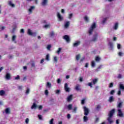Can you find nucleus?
<instances>
[{"mask_svg": "<svg viewBox=\"0 0 124 124\" xmlns=\"http://www.w3.org/2000/svg\"><path fill=\"white\" fill-rule=\"evenodd\" d=\"M117 78H118L119 79H121L123 78V77L122 76V75H118Z\"/></svg>", "mask_w": 124, "mask_h": 124, "instance_id": "nucleus-61", "label": "nucleus"}, {"mask_svg": "<svg viewBox=\"0 0 124 124\" xmlns=\"http://www.w3.org/2000/svg\"><path fill=\"white\" fill-rule=\"evenodd\" d=\"M114 113H115V109H113L109 112V114H108V119L109 124H112L113 123V120H112V117H113Z\"/></svg>", "mask_w": 124, "mask_h": 124, "instance_id": "nucleus-2", "label": "nucleus"}, {"mask_svg": "<svg viewBox=\"0 0 124 124\" xmlns=\"http://www.w3.org/2000/svg\"><path fill=\"white\" fill-rule=\"evenodd\" d=\"M118 55L120 56V57H122V56H123V52H119L118 53Z\"/></svg>", "mask_w": 124, "mask_h": 124, "instance_id": "nucleus-59", "label": "nucleus"}, {"mask_svg": "<svg viewBox=\"0 0 124 124\" xmlns=\"http://www.w3.org/2000/svg\"><path fill=\"white\" fill-rule=\"evenodd\" d=\"M98 38V34L97 33H96L93 34V37L91 40V41H93V42H96L97 41V39Z\"/></svg>", "mask_w": 124, "mask_h": 124, "instance_id": "nucleus-7", "label": "nucleus"}, {"mask_svg": "<svg viewBox=\"0 0 124 124\" xmlns=\"http://www.w3.org/2000/svg\"><path fill=\"white\" fill-rule=\"evenodd\" d=\"M119 25L120 23H119V22H115L112 27V30H113V31H117V30L119 29Z\"/></svg>", "mask_w": 124, "mask_h": 124, "instance_id": "nucleus-8", "label": "nucleus"}, {"mask_svg": "<svg viewBox=\"0 0 124 124\" xmlns=\"http://www.w3.org/2000/svg\"><path fill=\"white\" fill-rule=\"evenodd\" d=\"M95 60L96 62H98L100 61V60H101V58L99 56H96L95 58Z\"/></svg>", "mask_w": 124, "mask_h": 124, "instance_id": "nucleus-34", "label": "nucleus"}, {"mask_svg": "<svg viewBox=\"0 0 124 124\" xmlns=\"http://www.w3.org/2000/svg\"><path fill=\"white\" fill-rule=\"evenodd\" d=\"M88 120H89V117H88L87 115H85L83 117V122L84 123H87V122H88Z\"/></svg>", "mask_w": 124, "mask_h": 124, "instance_id": "nucleus-25", "label": "nucleus"}, {"mask_svg": "<svg viewBox=\"0 0 124 124\" xmlns=\"http://www.w3.org/2000/svg\"><path fill=\"white\" fill-rule=\"evenodd\" d=\"M17 39V35H13L12 36V42L14 43L15 44L17 43V41H16Z\"/></svg>", "mask_w": 124, "mask_h": 124, "instance_id": "nucleus-12", "label": "nucleus"}, {"mask_svg": "<svg viewBox=\"0 0 124 124\" xmlns=\"http://www.w3.org/2000/svg\"><path fill=\"white\" fill-rule=\"evenodd\" d=\"M117 39V37H113V41H116Z\"/></svg>", "mask_w": 124, "mask_h": 124, "instance_id": "nucleus-64", "label": "nucleus"}, {"mask_svg": "<svg viewBox=\"0 0 124 124\" xmlns=\"http://www.w3.org/2000/svg\"><path fill=\"white\" fill-rule=\"evenodd\" d=\"M8 4L11 7H15V4H14L11 1H9Z\"/></svg>", "mask_w": 124, "mask_h": 124, "instance_id": "nucleus-28", "label": "nucleus"}, {"mask_svg": "<svg viewBox=\"0 0 124 124\" xmlns=\"http://www.w3.org/2000/svg\"><path fill=\"white\" fill-rule=\"evenodd\" d=\"M5 79H6V80H10V79H11V74L7 73L5 76Z\"/></svg>", "mask_w": 124, "mask_h": 124, "instance_id": "nucleus-17", "label": "nucleus"}, {"mask_svg": "<svg viewBox=\"0 0 124 124\" xmlns=\"http://www.w3.org/2000/svg\"><path fill=\"white\" fill-rule=\"evenodd\" d=\"M87 100V98H84L82 100H81V103L82 105H84L85 103H86V101Z\"/></svg>", "mask_w": 124, "mask_h": 124, "instance_id": "nucleus-31", "label": "nucleus"}, {"mask_svg": "<svg viewBox=\"0 0 124 124\" xmlns=\"http://www.w3.org/2000/svg\"><path fill=\"white\" fill-rule=\"evenodd\" d=\"M77 109H78L77 106H75L74 107V108H73V113H76V112L77 111Z\"/></svg>", "mask_w": 124, "mask_h": 124, "instance_id": "nucleus-32", "label": "nucleus"}, {"mask_svg": "<svg viewBox=\"0 0 124 124\" xmlns=\"http://www.w3.org/2000/svg\"><path fill=\"white\" fill-rule=\"evenodd\" d=\"M91 66L92 67H94V66H95V62L94 61H92L91 62Z\"/></svg>", "mask_w": 124, "mask_h": 124, "instance_id": "nucleus-38", "label": "nucleus"}, {"mask_svg": "<svg viewBox=\"0 0 124 124\" xmlns=\"http://www.w3.org/2000/svg\"><path fill=\"white\" fill-rule=\"evenodd\" d=\"M50 24H47L45 25L44 26V28H45V29H48V28H50Z\"/></svg>", "mask_w": 124, "mask_h": 124, "instance_id": "nucleus-39", "label": "nucleus"}, {"mask_svg": "<svg viewBox=\"0 0 124 124\" xmlns=\"http://www.w3.org/2000/svg\"><path fill=\"white\" fill-rule=\"evenodd\" d=\"M70 25V21H66L64 25V29H68V28H69Z\"/></svg>", "mask_w": 124, "mask_h": 124, "instance_id": "nucleus-13", "label": "nucleus"}, {"mask_svg": "<svg viewBox=\"0 0 124 124\" xmlns=\"http://www.w3.org/2000/svg\"><path fill=\"white\" fill-rule=\"evenodd\" d=\"M83 19L86 23H89L90 22V17L88 16H85L83 17Z\"/></svg>", "mask_w": 124, "mask_h": 124, "instance_id": "nucleus-15", "label": "nucleus"}, {"mask_svg": "<svg viewBox=\"0 0 124 124\" xmlns=\"http://www.w3.org/2000/svg\"><path fill=\"white\" fill-rule=\"evenodd\" d=\"M60 93H61V90H57L55 91V93H56V94H59Z\"/></svg>", "mask_w": 124, "mask_h": 124, "instance_id": "nucleus-49", "label": "nucleus"}, {"mask_svg": "<svg viewBox=\"0 0 124 124\" xmlns=\"http://www.w3.org/2000/svg\"><path fill=\"white\" fill-rule=\"evenodd\" d=\"M38 118L39 120H40L41 121H42V120H43V119L42 118V115H38Z\"/></svg>", "mask_w": 124, "mask_h": 124, "instance_id": "nucleus-44", "label": "nucleus"}, {"mask_svg": "<svg viewBox=\"0 0 124 124\" xmlns=\"http://www.w3.org/2000/svg\"><path fill=\"white\" fill-rule=\"evenodd\" d=\"M108 46L109 49H111V50H112V49L114 48V43H112V42H109L108 44Z\"/></svg>", "mask_w": 124, "mask_h": 124, "instance_id": "nucleus-18", "label": "nucleus"}, {"mask_svg": "<svg viewBox=\"0 0 124 124\" xmlns=\"http://www.w3.org/2000/svg\"><path fill=\"white\" fill-rule=\"evenodd\" d=\"M59 60V57L57 56L54 55L52 58V61L54 63H57L58 62V61Z\"/></svg>", "mask_w": 124, "mask_h": 124, "instance_id": "nucleus-10", "label": "nucleus"}, {"mask_svg": "<svg viewBox=\"0 0 124 124\" xmlns=\"http://www.w3.org/2000/svg\"><path fill=\"white\" fill-rule=\"evenodd\" d=\"M85 67H86V68H88V67H89V63H85Z\"/></svg>", "mask_w": 124, "mask_h": 124, "instance_id": "nucleus-60", "label": "nucleus"}, {"mask_svg": "<svg viewBox=\"0 0 124 124\" xmlns=\"http://www.w3.org/2000/svg\"><path fill=\"white\" fill-rule=\"evenodd\" d=\"M83 109L84 110V114L85 116H88L89 113H90V109L85 106L83 107Z\"/></svg>", "mask_w": 124, "mask_h": 124, "instance_id": "nucleus-6", "label": "nucleus"}, {"mask_svg": "<svg viewBox=\"0 0 124 124\" xmlns=\"http://www.w3.org/2000/svg\"><path fill=\"white\" fill-rule=\"evenodd\" d=\"M118 114H117V116L121 117H124V113H123V112L122 111V110L121 109H118Z\"/></svg>", "mask_w": 124, "mask_h": 124, "instance_id": "nucleus-21", "label": "nucleus"}, {"mask_svg": "<svg viewBox=\"0 0 124 124\" xmlns=\"http://www.w3.org/2000/svg\"><path fill=\"white\" fill-rule=\"evenodd\" d=\"M81 44V41L78 40L76 41L75 43H73V47H78L79 45Z\"/></svg>", "mask_w": 124, "mask_h": 124, "instance_id": "nucleus-11", "label": "nucleus"}, {"mask_svg": "<svg viewBox=\"0 0 124 124\" xmlns=\"http://www.w3.org/2000/svg\"><path fill=\"white\" fill-rule=\"evenodd\" d=\"M79 80L80 82H83V77H79Z\"/></svg>", "mask_w": 124, "mask_h": 124, "instance_id": "nucleus-56", "label": "nucleus"}, {"mask_svg": "<svg viewBox=\"0 0 124 124\" xmlns=\"http://www.w3.org/2000/svg\"><path fill=\"white\" fill-rule=\"evenodd\" d=\"M61 82H62V80H61V79L58 78L57 79V83H58V84H61Z\"/></svg>", "mask_w": 124, "mask_h": 124, "instance_id": "nucleus-55", "label": "nucleus"}, {"mask_svg": "<svg viewBox=\"0 0 124 124\" xmlns=\"http://www.w3.org/2000/svg\"><path fill=\"white\" fill-rule=\"evenodd\" d=\"M114 86V83L113 82H111L109 84V88H113Z\"/></svg>", "mask_w": 124, "mask_h": 124, "instance_id": "nucleus-47", "label": "nucleus"}, {"mask_svg": "<svg viewBox=\"0 0 124 124\" xmlns=\"http://www.w3.org/2000/svg\"><path fill=\"white\" fill-rule=\"evenodd\" d=\"M29 122H30V119L29 118H26V120H25V123L27 124H29Z\"/></svg>", "mask_w": 124, "mask_h": 124, "instance_id": "nucleus-50", "label": "nucleus"}, {"mask_svg": "<svg viewBox=\"0 0 124 124\" xmlns=\"http://www.w3.org/2000/svg\"><path fill=\"white\" fill-rule=\"evenodd\" d=\"M88 86L90 87V88H93V82H89L88 83Z\"/></svg>", "mask_w": 124, "mask_h": 124, "instance_id": "nucleus-45", "label": "nucleus"}, {"mask_svg": "<svg viewBox=\"0 0 124 124\" xmlns=\"http://www.w3.org/2000/svg\"><path fill=\"white\" fill-rule=\"evenodd\" d=\"M57 17L59 22H62L63 21V16L60 13V12L57 13Z\"/></svg>", "mask_w": 124, "mask_h": 124, "instance_id": "nucleus-4", "label": "nucleus"}, {"mask_svg": "<svg viewBox=\"0 0 124 124\" xmlns=\"http://www.w3.org/2000/svg\"><path fill=\"white\" fill-rule=\"evenodd\" d=\"M0 95H1V96H3V95H5V91L4 90H0Z\"/></svg>", "mask_w": 124, "mask_h": 124, "instance_id": "nucleus-27", "label": "nucleus"}, {"mask_svg": "<svg viewBox=\"0 0 124 124\" xmlns=\"http://www.w3.org/2000/svg\"><path fill=\"white\" fill-rule=\"evenodd\" d=\"M123 104V102H120L118 105V107H121L122 106V105Z\"/></svg>", "mask_w": 124, "mask_h": 124, "instance_id": "nucleus-58", "label": "nucleus"}, {"mask_svg": "<svg viewBox=\"0 0 124 124\" xmlns=\"http://www.w3.org/2000/svg\"><path fill=\"white\" fill-rule=\"evenodd\" d=\"M115 101V98L114 97V96H110L108 98V101H109V102H110V103L112 102H114V101Z\"/></svg>", "mask_w": 124, "mask_h": 124, "instance_id": "nucleus-23", "label": "nucleus"}, {"mask_svg": "<svg viewBox=\"0 0 124 124\" xmlns=\"http://www.w3.org/2000/svg\"><path fill=\"white\" fill-rule=\"evenodd\" d=\"M35 8V7L34 6H30L28 10L27 13L29 14V15H31V14H32V12H33V10H34Z\"/></svg>", "mask_w": 124, "mask_h": 124, "instance_id": "nucleus-3", "label": "nucleus"}, {"mask_svg": "<svg viewBox=\"0 0 124 124\" xmlns=\"http://www.w3.org/2000/svg\"><path fill=\"white\" fill-rule=\"evenodd\" d=\"M27 34L31 36H35L36 35V32H32V31L31 29H28L27 31Z\"/></svg>", "mask_w": 124, "mask_h": 124, "instance_id": "nucleus-5", "label": "nucleus"}, {"mask_svg": "<svg viewBox=\"0 0 124 124\" xmlns=\"http://www.w3.org/2000/svg\"><path fill=\"white\" fill-rule=\"evenodd\" d=\"M64 12H65L64 9H62L61 10V13H62V14H64Z\"/></svg>", "mask_w": 124, "mask_h": 124, "instance_id": "nucleus-63", "label": "nucleus"}, {"mask_svg": "<svg viewBox=\"0 0 124 124\" xmlns=\"http://www.w3.org/2000/svg\"><path fill=\"white\" fill-rule=\"evenodd\" d=\"M106 18H103L102 21V24H104L106 22Z\"/></svg>", "mask_w": 124, "mask_h": 124, "instance_id": "nucleus-51", "label": "nucleus"}, {"mask_svg": "<svg viewBox=\"0 0 124 124\" xmlns=\"http://www.w3.org/2000/svg\"><path fill=\"white\" fill-rule=\"evenodd\" d=\"M51 47L52 46H51V45H48L47 46L46 48H47V50H48V51H50V49H51Z\"/></svg>", "mask_w": 124, "mask_h": 124, "instance_id": "nucleus-43", "label": "nucleus"}, {"mask_svg": "<svg viewBox=\"0 0 124 124\" xmlns=\"http://www.w3.org/2000/svg\"><path fill=\"white\" fill-rule=\"evenodd\" d=\"M41 4L43 6H46L48 4V0H42Z\"/></svg>", "mask_w": 124, "mask_h": 124, "instance_id": "nucleus-14", "label": "nucleus"}, {"mask_svg": "<svg viewBox=\"0 0 124 124\" xmlns=\"http://www.w3.org/2000/svg\"><path fill=\"white\" fill-rule=\"evenodd\" d=\"M77 61H79L80 60V58H81V55L80 54H78L76 56Z\"/></svg>", "mask_w": 124, "mask_h": 124, "instance_id": "nucleus-36", "label": "nucleus"}, {"mask_svg": "<svg viewBox=\"0 0 124 124\" xmlns=\"http://www.w3.org/2000/svg\"><path fill=\"white\" fill-rule=\"evenodd\" d=\"M92 81H93V85H95V84H96V83H97V81H98V78H94V79H93L92 80Z\"/></svg>", "mask_w": 124, "mask_h": 124, "instance_id": "nucleus-30", "label": "nucleus"}, {"mask_svg": "<svg viewBox=\"0 0 124 124\" xmlns=\"http://www.w3.org/2000/svg\"><path fill=\"white\" fill-rule=\"evenodd\" d=\"M73 98V95H69L67 97V101L69 102L71 101V100H72Z\"/></svg>", "mask_w": 124, "mask_h": 124, "instance_id": "nucleus-22", "label": "nucleus"}, {"mask_svg": "<svg viewBox=\"0 0 124 124\" xmlns=\"http://www.w3.org/2000/svg\"><path fill=\"white\" fill-rule=\"evenodd\" d=\"M79 87H80V85H79L78 84L77 85V86H76V88H75L76 90H77V91H79V90H80V89L79 88Z\"/></svg>", "mask_w": 124, "mask_h": 124, "instance_id": "nucleus-46", "label": "nucleus"}, {"mask_svg": "<svg viewBox=\"0 0 124 124\" xmlns=\"http://www.w3.org/2000/svg\"><path fill=\"white\" fill-rule=\"evenodd\" d=\"M72 17H73V14L72 13H70L68 14V19H72Z\"/></svg>", "mask_w": 124, "mask_h": 124, "instance_id": "nucleus-33", "label": "nucleus"}, {"mask_svg": "<svg viewBox=\"0 0 124 124\" xmlns=\"http://www.w3.org/2000/svg\"><path fill=\"white\" fill-rule=\"evenodd\" d=\"M64 87L65 92H67V93L70 92V88L68 87V84L67 83H65Z\"/></svg>", "mask_w": 124, "mask_h": 124, "instance_id": "nucleus-9", "label": "nucleus"}, {"mask_svg": "<svg viewBox=\"0 0 124 124\" xmlns=\"http://www.w3.org/2000/svg\"><path fill=\"white\" fill-rule=\"evenodd\" d=\"M45 93L46 95H48V94H49V92L48 91V90H46L45 91Z\"/></svg>", "mask_w": 124, "mask_h": 124, "instance_id": "nucleus-52", "label": "nucleus"}, {"mask_svg": "<svg viewBox=\"0 0 124 124\" xmlns=\"http://www.w3.org/2000/svg\"><path fill=\"white\" fill-rule=\"evenodd\" d=\"M31 109H37V104H36V103H33L32 105V106H31Z\"/></svg>", "mask_w": 124, "mask_h": 124, "instance_id": "nucleus-16", "label": "nucleus"}, {"mask_svg": "<svg viewBox=\"0 0 124 124\" xmlns=\"http://www.w3.org/2000/svg\"><path fill=\"white\" fill-rule=\"evenodd\" d=\"M10 112H11V109L10 108H7L4 111L5 114H6L7 115H8L9 114H10Z\"/></svg>", "mask_w": 124, "mask_h": 124, "instance_id": "nucleus-19", "label": "nucleus"}, {"mask_svg": "<svg viewBox=\"0 0 124 124\" xmlns=\"http://www.w3.org/2000/svg\"><path fill=\"white\" fill-rule=\"evenodd\" d=\"M37 108H38V110H42L43 109V106L42 105L37 106Z\"/></svg>", "mask_w": 124, "mask_h": 124, "instance_id": "nucleus-41", "label": "nucleus"}, {"mask_svg": "<svg viewBox=\"0 0 124 124\" xmlns=\"http://www.w3.org/2000/svg\"><path fill=\"white\" fill-rule=\"evenodd\" d=\"M63 38L64 39H65V40H66L67 43H69V42H70V39L69 38V37L68 35L64 36Z\"/></svg>", "mask_w": 124, "mask_h": 124, "instance_id": "nucleus-20", "label": "nucleus"}, {"mask_svg": "<svg viewBox=\"0 0 124 124\" xmlns=\"http://www.w3.org/2000/svg\"><path fill=\"white\" fill-rule=\"evenodd\" d=\"M72 107H73V105L72 104H69L67 106L66 108L68 110H72Z\"/></svg>", "mask_w": 124, "mask_h": 124, "instance_id": "nucleus-24", "label": "nucleus"}, {"mask_svg": "<svg viewBox=\"0 0 124 124\" xmlns=\"http://www.w3.org/2000/svg\"><path fill=\"white\" fill-rule=\"evenodd\" d=\"M117 48L118 49H121V44H117Z\"/></svg>", "mask_w": 124, "mask_h": 124, "instance_id": "nucleus-62", "label": "nucleus"}, {"mask_svg": "<svg viewBox=\"0 0 124 124\" xmlns=\"http://www.w3.org/2000/svg\"><path fill=\"white\" fill-rule=\"evenodd\" d=\"M45 59L47 62H49V61H50V54L49 53H47L46 55Z\"/></svg>", "mask_w": 124, "mask_h": 124, "instance_id": "nucleus-26", "label": "nucleus"}, {"mask_svg": "<svg viewBox=\"0 0 124 124\" xmlns=\"http://www.w3.org/2000/svg\"><path fill=\"white\" fill-rule=\"evenodd\" d=\"M15 80H20V76H19V75H17L15 78Z\"/></svg>", "mask_w": 124, "mask_h": 124, "instance_id": "nucleus-48", "label": "nucleus"}, {"mask_svg": "<svg viewBox=\"0 0 124 124\" xmlns=\"http://www.w3.org/2000/svg\"><path fill=\"white\" fill-rule=\"evenodd\" d=\"M54 120L53 118L51 119L50 121H49V124H55V123H54Z\"/></svg>", "mask_w": 124, "mask_h": 124, "instance_id": "nucleus-42", "label": "nucleus"}, {"mask_svg": "<svg viewBox=\"0 0 124 124\" xmlns=\"http://www.w3.org/2000/svg\"><path fill=\"white\" fill-rule=\"evenodd\" d=\"M30 92H31V89H30V88H27L25 92L26 94H29Z\"/></svg>", "mask_w": 124, "mask_h": 124, "instance_id": "nucleus-40", "label": "nucleus"}, {"mask_svg": "<svg viewBox=\"0 0 124 124\" xmlns=\"http://www.w3.org/2000/svg\"><path fill=\"white\" fill-rule=\"evenodd\" d=\"M67 118L68 120H69V119H70V118H71V116L70 115V114H67Z\"/></svg>", "mask_w": 124, "mask_h": 124, "instance_id": "nucleus-54", "label": "nucleus"}, {"mask_svg": "<svg viewBox=\"0 0 124 124\" xmlns=\"http://www.w3.org/2000/svg\"><path fill=\"white\" fill-rule=\"evenodd\" d=\"M62 48L59 47L58 50L56 51V53L58 54V55H60V53L62 52Z\"/></svg>", "mask_w": 124, "mask_h": 124, "instance_id": "nucleus-29", "label": "nucleus"}, {"mask_svg": "<svg viewBox=\"0 0 124 124\" xmlns=\"http://www.w3.org/2000/svg\"><path fill=\"white\" fill-rule=\"evenodd\" d=\"M115 93V90H111L110 92V94L113 95Z\"/></svg>", "mask_w": 124, "mask_h": 124, "instance_id": "nucleus-53", "label": "nucleus"}, {"mask_svg": "<svg viewBox=\"0 0 124 124\" xmlns=\"http://www.w3.org/2000/svg\"><path fill=\"white\" fill-rule=\"evenodd\" d=\"M95 28H96V23L94 22L92 24L88 30V34L89 35H92V34H93V30H94Z\"/></svg>", "mask_w": 124, "mask_h": 124, "instance_id": "nucleus-1", "label": "nucleus"}, {"mask_svg": "<svg viewBox=\"0 0 124 124\" xmlns=\"http://www.w3.org/2000/svg\"><path fill=\"white\" fill-rule=\"evenodd\" d=\"M84 61H85V58L84 57H83V58H82L80 59V63L82 62H84Z\"/></svg>", "mask_w": 124, "mask_h": 124, "instance_id": "nucleus-57", "label": "nucleus"}, {"mask_svg": "<svg viewBox=\"0 0 124 124\" xmlns=\"http://www.w3.org/2000/svg\"><path fill=\"white\" fill-rule=\"evenodd\" d=\"M119 88L121 89V90H124V84L120 83L119 85Z\"/></svg>", "mask_w": 124, "mask_h": 124, "instance_id": "nucleus-37", "label": "nucleus"}, {"mask_svg": "<svg viewBox=\"0 0 124 124\" xmlns=\"http://www.w3.org/2000/svg\"><path fill=\"white\" fill-rule=\"evenodd\" d=\"M46 87L47 88H51L52 87V84L49 82L46 83Z\"/></svg>", "mask_w": 124, "mask_h": 124, "instance_id": "nucleus-35", "label": "nucleus"}]
</instances>
